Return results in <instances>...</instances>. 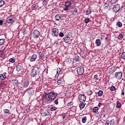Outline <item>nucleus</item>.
<instances>
[{
	"instance_id": "obj_1",
	"label": "nucleus",
	"mask_w": 125,
	"mask_h": 125,
	"mask_svg": "<svg viewBox=\"0 0 125 125\" xmlns=\"http://www.w3.org/2000/svg\"><path fill=\"white\" fill-rule=\"evenodd\" d=\"M44 97L46 101H52L55 98L57 97V94L54 93V92H49L46 93Z\"/></svg>"
},
{
	"instance_id": "obj_2",
	"label": "nucleus",
	"mask_w": 125,
	"mask_h": 125,
	"mask_svg": "<svg viewBox=\"0 0 125 125\" xmlns=\"http://www.w3.org/2000/svg\"><path fill=\"white\" fill-rule=\"evenodd\" d=\"M15 21V19H14V17L13 16H9L6 20V23L8 24H13L14 21Z\"/></svg>"
},
{
	"instance_id": "obj_3",
	"label": "nucleus",
	"mask_w": 125,
	"mask_h": 125,
	"mask_svg": "<svg viewBox=\"0 0 125 125\" xmlns=\"http://www.w3.org/2000/svg\"><path fill=\"white\" fill-rule=\"evenodd\" d=\"M120 9H121V5L116 4L112 8L113 12H114V13H118V12L120 11Z\"/></svg>"
},
{
	"instance_id": "obj_4",
	"label": "nucleus",
	"mask_w": 125,
	"mask_h": 125,
	"mask_svg": "<svg viewBox=\"0 0 125 125\" xmlns=\"http://www.w3.org/2000/svg\"><path fill=\"white\" fill-rule=\"evenodd\" d=\"M51 31L53 37H58L59 35V30L58 29L54 28L51 29Z\"/></svg>"
},
{
	"instance_id": "obj_5",
	"label": "nucleus",
	"mask_w": 125,
	"mask_h": 125,
	"mask_svg": "<svg viewBox=\"0 0 125 125\" xmlns=\"http://www.w3.org/2000/svg\"><path fill=\"white\" fill-rule=\"evenodd\" d=\"M64 42L65 43H71L72 42V39L70 35H66V37L64 39Z\"/></svg>"
},
{
	"instance_id": "obj_6",
	"label": "nucleus",
	"mask_w": 125,
	"mask_h": 125,
	"mask_svg": "<svg viewBox=\"0 0 125 125\" xmlns=\"http://www.w3.org/2000/svg\"><path fill=\"white\" fill-rule=\"evenodd\" d=\"M77 72L78 75H83V73H84V68H83V66L78 67L77 68Z\"/></svg>"
},
{
	"instance_id": "obj_7",
	"label": "nucleus",
	"mask_w": 125,
	"mask_h": 125,
	"mask_svg": "<svg viewBox=\"0 0 125 125\" xmlns=\"http://www.w3.org/2000/svg\"><path fill=\"white\" fill-rule=\"evenodd\" d=\"M79 100L81 103L85 102L86 97L84 95L80 94L78 96Z\"/></svg>"
},
{
	"instance_id": "obj_8",
	"label": "nucleus",
	"mask_w": 125,
	"mask_h": 125,
	"mask_svg": "<svg viewBox=\"0 0 125 125\" xmlns=\"http://www.w3.org/2000/svg\"><path fill=\"white\" fill-rule=\"evenodd\" d=\"M71 4H72V3L70 1H66L64 3L65 7L63 8V10L64 11H66V10H68L69 9V7L71 6Z\"/></svg>"
},
{
	"instance_id": "obj_9",
	"label": "nucleus",
	"mask_w": 125,
	"mask_h": 125,
	"mask_svg": "<svg viewBox=\"0 0 125 125\" xmlns=\"http://www.w3.org/2000/svg\"><path fill=\"white\" fill-rule=\"evenodd\" d=\"M40 35H41V33L37 30H34L32 33V36L34 39H38L40 37Z\"/></svg>"
},
{
	"instance_id": "obj_10",
	"label": "nucleus",
	"mask_w": 125,
	"mask_h": 125,
	"mask_svg": "<svg viewBox=\"0 0 125 125\" xmlns=\"http://www.w3.org/2000/svg\"><path fill=\"white\" fill-rule=\"evenodd\" d=\"M115 78L117 80H121L123 78V72H117L115 73Z\"/></svg>"
},
{
	"instance_id": "obj_11",
	"label": "nucleus",
	"mask_w": 125,
	"mask_h": 125,
	"mask_svg": "<svg viewBox=\"0 0 125 125\" xmlns=\"http://www.w3.org/2000/svg\"><path fill=\"white\" fill-rule=\"evenodd\" d=\"M65 83L64 81V79L63 78H61L59 79L57 81V84L58 85H63Z\"/></svg>"
},
{
	"instance_id": "obj_12",
	"label": "nucleus",
	"mask_w": 125,
	"mask_h": 125,
	"mask_svg": "<svg viewBox=\"0 0 125 125\" xmlns=\"http://www.w3.org/2000/svg\"><path fill=\"white\" fill-rule=\"evenodd\" d=\"M42 116L43 117H46V116H48L49 115V112L47 110H43L41 112Z\"/></svg>"
},
{
	"instance_id": "obj_13",
	"label": "nucleus",
	"mask_w": 125,
	"mask_h": 125,
	"mask_svg": "<svg viewBox=\"0 0 125 125\" xmlns=\"http://www.w3.org/2000/svg\"><path fill=\"white\" fill-rule=\"evenodd\" d=\"M6 72H4L2 74L0 75V79L1 81H4L6 79Z\"/></svg>"
},
{
	"instance_id": "obj_14",
	"label": "nucleus",
	"mask_w": 125,
	"mask_h": 125,
	"mask_svg": "<svg viewBox=\"0 0 125 125\" xmlns=\"http://www.w3.org/2000/svg\"><path fill=\"white\" fill-rule=\"evenodd\" d=\"M71 12L73 15H76L78 13V9L75 7H73L71 9Z\"/></svg>"
},
{
	"instance_id": "obj_15",
	"label": "nucleus",
	"mask_w": 125,
	"mask_h": 125,
	"mask_svg": "<svg viewBox=\"0 0 125 125\" xmlns=\"http://www.w3.org/2000/svg\"><path fill=\"white\" fill-rule=\"evenodd\" d=\"M31 76L33 77V78H35V77L37 76V70H36V69H33L31 70Z\"/></svg>"
},
{
	"instance_id": "obj_16",
	"label": "nucleus",
	"mask_w": 125,
	"mask_h": 125,
	"mask_svg": "<svg viewBox=\"0 0 125 125\" xmlns=\"http://www.w3.org/2000/svg\"><path fill=\"white\" fill-rule=\"evenodd\" d=\"M30 82L29 80H26L23 84V88H28V86H29V85L30 84Z\"/></svg>"
},
{
	"instance_id": "obj_17",
	"label": "nucleus",
	"mask_w": 125,
	"mask_h": 125,
	"mask_svg": "<svg viewBox=\"0 0 125 125\" xmlns=\"http://www.w3.org/2000/svg\"><path fill=\"white\" fill-rule=\"evenodd\" d=\"M62 15L61 14H57L55 16V19L56 21H60L61 20Z\"/></svg>"
},
{
	"instance_id": "obj_18",
	"label": "nucleus",
	"mask_w": 125,
	"mask_h": 125,
	"mask_svg": "<svg viewBox=\"0 0 125 125\" xmlns=\"http://www.w3.org/2000/svg\"><path fill=\"white\" fill-rule=\"evenodd\" d=\"M115 3H116V1H115V0H111L108 3L107 5L109 7H111V6H112V5H114Z\"/></svg>"
},
{
	"instance_id": "obj_19",
	"label": "nucleus",
	"mask_w": 125,
	"mask_h": 125,
	"mask_svg": "<svg viewBox=\"0 0 125 125\" xmlns=\"http://www.w3.org/2000/svg\"><path fill=\"white\" fill-rule=\"evenodd\" d=\"M37 56L36 54H33L31 58L30 59L31 62H34V61H36V59H37Z\"/></svg>"
},
{
	"instance_id": "obj_20",
	"label": "nucleus",
	"mask_w": 125,
	"mask_h": 125,
	"mask_svg": "<svg viewBox=\"0 0 125 125\" xmlns=\"http://www.w3.org/2000/svg\"><path fill=\"white\" fill-rule=\"evenodd\" d=\"M115 67H111L109 70L108 74H109V75H112L115 73Z\"/></svg>"
},
{
	"instance_id": "obj_21",
	"label": "nucleus",
	"mask_w": 125,
	"mask_h": 125,
	"mask_svg": "<svg viewBox=\"0 0 125 125\" xmlns=\"http://www.w3.org/2000/svg\"><path fill=\"white\" fill-rule=\"evenodd\" d=\"M96 46H100L101 45V41L100 39H97L95 42Z\"/></svg>"
},
{
	"instance_id": "obj_22",
	"label": "nucleus",
	"mask_w": 125,
	"mask_h": 125,
	"mask_svg": "<svg viewBox=\"0 0 125 125\" xmlns=\"http://www.w3.org/2000/svg\"><path fill=\"white\" fill-rule=\"evenodd\" d=\"M61 72V69L58 68L57 70V74L55 75V78H58V76H59Z\"/></svg>"
},
{
	"instance_id": "obj_23",
	"label": "nucleus",
	"mask_w": 125,
	"mask_h": 125,
	"mask_svg": "<svg viewBox=\"0 0 125 125\" xmlns=\"http://www.w3.org/2000/svg\"><path fill=\"white\" fill-rule=\"evenodd\" d=\"M12 82L14 85L17 86L19 84V82H18V80H13Z\"/></svg>"
},
{
	"instance_id": "obj_24",
	"label": "nucleus",
	"mask_w": 125,
	"mask_h": 125,
	"mask_svg": "<svg viewBox=\"0 0 125 125\" xmlns=\"http://www.w3.org/2000/svg\"><path fill=\"white\" fill-rule=\"evenodd\" d=\"M87 120V118L86 117V116H84V117L82 118V122L83 124H85V123H86Z\"/></svg>"
},
{
	"instance_id": "obj_25",
	"label": "nucleus",
	"mask_w": 125,
	"mask_h": 125,
	"mask_svg": "<svg viewBox=\"0 0 125 125\" xmlns=\"http://www.w3.org/2000/svg\"><path fill=\"white\" fill-rule=\"evenodd\" d=\"M5 42V39H0V45H2Z\"/></svg>"
},
{
	"instance_id": "obj_26",
	"label": "nucleus",
	"mask_w": 125,
	"mask_h": 125,
	"mask_svg": "<svg viewBox=\"0 0 125 125\" xmlns=\"http://www.w3.org/2000/svg\"><path fill=\"white\" fill-rule=\"evenodd\" d=\"M98 110H99V108H98V107L97 106H95L93 108V111L94 113H98Z\"/></svg>"
},
{
	"instance_id": "obj_27",
	"label": "nucleus",
	"mask_w": 125,
	"mask_h": 125,
	"mask_svg": "<svg viewBox=\"0 0 125 125\" xmlns=\"http://www.w3.org/2000/svg\"><path fill=\"white\" fill-rule=\"evenodd\" d=\"M22 69V66H21V65H17L16 67V70L17 71V72H20V71H21V70Z\"/></svg>"
},
{
	"instance_id": "obj_28",
	"label": "nucleus",
	"mask_w": 125,
	"mask_h": 125,
	"mask_svg": "<svg viewBox=\"0 0 125 125\" xmlns=\"http://www.w3.org/2000/svg\"><path fill=\"white\" fill-rule=\"evenodd\" d=\"M116 107L118 108V109L122 108V104H121V103H119V102H117V104H116Z\"/></svg>"
},
{
	"instance_id": "obj_29",
	"label": "nucleus",
	"mask_w": 125,
	"mask_h": 125,
	"mask_svg": "<svg viewBox=\"0 0 125 125\" xmlns=\"http://www.w3.org/2000/svg\"><path fill=\"white\" fill-rule=\"evenodd\" d=\"M44 57V55L42 53V52H40L39 53V59H42V58H43Z\"/></svg>"
},
{
	"instance_id": "obj_30",
	"label": "nucleus",
	"mask_w": 125,
	"mask_h": 125,
	"mask_svg": "<svg viewBox=\"0 0 125 125\" xmlns=\"http://www.w3.org/2000/svg\"><path fill=\"white\" fill-rule=\"evenodd\" d=\"M5 3V1L4 0H0V7H2L3 5H4V4Z\"/></svg>"
},
{
	"instance_id": "obj_31",
	"label": "nucleus",
	"mask_w": 125,
	"mask_h": 125,
	"mask_svg": "<svg viewBox=\"0 0 125 125\" xmlns=\"http://www.w3.org/2000/svg\"><path fill=\"white\" fill-rule=\"evenodd\" d=\"M4 57V53L2 50H0V58Z\"/></svg>"
},
{
	"instance_id": "obj_32",
	"label": "nucleus",
	"mask_w": 125,
	"mask_h": 125,
	"mask_svg": "<svg viewBox=\"0 0 125 125\" xmlns=\"http://www.w3.org/2000/svg\"><path fill=\"white\" fill-rule=\"evenodd\" d=\"M42 1L43 5L46 6V5H47V1H48V0H42Z\"/></svg>"
},
{
	"instance_id": "obj_33",
	"label": "nucleus",
	"mask_w": 125,
	"mask_h": 125,
	"mask_svg": "<svg viewBox=\"0 0 125 125\" xmlns=\"http://www.w3.org/2000/svg\"><path fill=\"white\" fill-rule=\"evenodd\" d=\"M117 26H118V27H119V28H122V27L123 26V23H122L121 22V21H118V22H117Z\"/></svg>"
},
{
	"instance_id": "obj_34",
	"label": "nucleus",
	"mask_w": 125,
	"mask_h": 125,
	"mask_svg": "<svg viewBox=\"0 0 125 125\" xmlns=\"http://www.w3.org/2000/svg\"><path fill=\"white\" fill-rule=\"evenodd\" d=\"M75 61H76V62H80L81 58H80V56H77L75 57Z\"/></svg>"
},
{
	"instance_id": "obj_35",
	"label": "nucleus",
	"mask_w": 125,
	"mask_h": 125,
	"mask_svg": "<svg viewBox=\"0 0 125 125\" xmlns=\"http://www.w3.org/2000/svg\"><path fill=\"white\" fill-rule=\"evenodd\" d=\"M84 104L83 103H82L79 104V106L80 108H81V109H83V108H84Z\"/></svg>"
},
{
	"instance_id": "obj_36",
	"label": "nucleus",
	"mask_w": 125,
	"mask_h": 125,
	"mask_svg": "<svg viewBox=\"0 0 125 125\" xmlns=\"http://www.w3.org/2000/svg\"><path fill=\"white\" fill-rule=\"evenodd\" d=\"M98 96H102V95H103V91L102 90L99 91L98 93Z\"/></svg>"
},
{
	"instance_id": "obj_37",
	"label": "nucleus",
	"mask_w": 125,
	"mask_h": 125,
	"mask_svg": "<svg viewBox=\"0 0 125 125\" xmlns=\"http://www.w3.org/2000/svg\"><path fill=\"white\" fill-rule=\"evenodd\" d=\"M123 38H124V35L121 34H119V35L117 37L118 40H123Z\"/></svg>"
},
{
	"instance_id": "obj_38",
	"label": "nucleus",
	"mask_w": 125,
	"mask_h": 125,
	"mask_svg": "<svg viewBox=\"0 0 125 125\" xmlns=\"http://www.w3.org/2000/svg\"><path fill=\"white\" fill-rule=\"evenodd\" d=\"M9 62H10L11 63H15V59H14V58H10L9 60Z\"/></svg>"
},
{
	"instance_id": "obj_39",
	"label": "nucleus",
	"mask_w": 125,
	"mask_h": 125,
	"mask_svg": "<svg viewBox=\"0 0 125 125\" xmlns=\"http://www.w3.org/2000/svg\"><path fill=\"white\" fill-rule=\"evenodd\" d=\"M3 112H4V113H5V114H10L9 110L7 109H4Z\"/></svg>"
},
{
	"instance_id": "obj_40",
	"label": "nucleus",
	"mask_w": 125,
	"mask_h": 125,
	"mask_svg": "<svg viewBox=\"0 0 125 125\" xmlns=\"http://www.w3.org/2000/svg\"><path fill=\"white\" fill-rule=\"evenodd\" d=\"M121 58L122 59H124V60H125V52H124L122 53V54L121 55Z\"/></svg>"
},
{
	"instance_id": "obj_41",
	"label": "nucleus",
	"mask_w": 125,
	"mask_h": 125,
	"mask_svg": "<svg viewBox=\"0 0 125 125\" xmlns=\"http://www.w3.org/2000/svg\"><path fill=\"white\" fill-rule=\"evenodd\" d=\"M87 95H92V91L91 90H89L87 92Z\"/></svg>"
},
{
	"instance_id": "obj_42",
	"label": "nucleus",
	"mask_w": 125,
	"mask_h": 125,
	"mask_svg": "<svg viewBox=\"0 0 125 125\" xmlns=\"http://www.w3.org/2000/svg\"><path fill=\"white\" fill-rule=\"evenodd\" d=\"M89 21H90V20L89 19V18H86L84 20V23H85V24H87V23H88Z\"/></svg>"
},
{
	"instance_id": "obj_43",
	"label": "nucleus",
	"mask_w": 125,
	"mask_h": 125,
	"mask_svg": "<svg viewBox=\"0 0 125 125\" xmlns=\"http://www.w3.org/2000/svg\"><path fill=\"white\" fill-rule=\"evenodd\" d=\"M57 109V107L55 106H52L50 108L51 111H55Z\"/></svg>"
},
{
	"instance_id": "obj_44",
	"label": "nucleus",
	"mask_w": 125,
	"mask_h": 125,
	"mask_svg": "<svg viewBox=\"0 0 125 125\" xmlns=\"http://www.w3.org/2000/svg\"><path fill=\"white\" fill-rule=\"evenodd\" d=\"M91 13V10H88L86 11V15H89Z\"/></svg>"
},
{
	"instance_id": "obj_45",
	"label": "nucleus",
	"mask_w": 125,
	"mask_h": 125,
	"mask_svg": "<svg viewBox=\"0 0 125 125\" xmlns=\"http://www.w3.org/2000/svg\"><path fill=\"white\" fill-rule=\"evenodd\" d=\"M110 89L111 91H115V90H116V87H115V86H112L111 87Z\"/></svg>"
},
{
	"instance_id": "obj_46",
	"label": "nucleus",
	"mask_w": 125,
	"mask_h": 125,
	"mask_svg": "<svg viewBox=\"0 0 125 125\" xmlns=\"http://www.w3.org/2000/svg\"><path fill=\"white\" fill-rule=\"evenodd\" d=\"M59 37H61V38H63L64 37V33L62 32H60L59 35Z\"/></svg>"
},
{
	"instance_id": "obj_47",
	"label": "nucleus",
	"mask_w": 125,
	"mask_h": 125,
	"mask_svg": "<svg viewBox=\"0 0 125 125\" xmlns=\"http://www.w3.org/2000/svg\"><path fill=\"white\" fill-rule=\"evenodd\" d=\"M110 125H115V122L114 121V119H112L110 121Z\"/></svg>"
},
{
	"instance_id": "obj_48",
	"label": "nucleus",
	"mask_w": 125,
	"mask_h": 125,
	"mask_svg": "<svg viewBox=\"0 0 125 125\" xmlns=\"http://www.w3.org/2000/svg\"><path fill=\"white\" fill-rule=\"evenodd\" d=\"M72 105H73V102H70L67 104V106H68V107L69 106H72Z\"/></svg>"
},
{
	"instance_id": "obj_49",
	"label": "nucleus",
	"mask_w": 125,
	"mask_h": 125,
	"mask_svg": "<svg viewBox=\"0 0 125 125\" xmlns=\"http://www.w3.org/2000/svg\"><path fill=\"white\" fill-rule=\"evenodd\" d=\"M110 124V121L107 120L104 125H109Z\"/></svg>"
},
{
	"instance_id": "obj_50",
	"label": "nucleus",
	"mask_w": 125,
	"mask_h": 125,
	"mask_svg": "<svg viewBox=\"0 0 125 125\" xmlns=\"http://www.w3.org/2000/svg\"><path fill=\"white\" fill-rule=\"evenodd\" d=\"M121 94L122 95H125V88H123L122 90V93H121Z\"/></svg>"
},
{
	"instance_id": "obj_51",
	"label": "nucleus",
	"mask_w": 125,
	"mask_h": 125,
	"mask_svg": "<svg viewBox=\"0 0 125 125\" xmlns=\"http://www.w3.org/2000/svg\"><path fill=\"white\" fill-rule=\"evenodd\" d=\"M59 41H60V42H61L60 39H58L57 41L55 42L54 43H56V44H59V43H57V42H59Z\"/></svg>"
},
{
	"instance_id": "obj_52",
	"label": "nucleus",
	"mask_w": 125,
	"mask_h": 125,
	"mask_svg": "<svg viewBox=\"0 0 125 125\" xmlns=\"http://www.w3.org/2000/svg\"><path fill=\"white\" fill-rule=\"evenodd\" d=\"M98 75H94V79H96V80H98Z\"/></svg>"
},
{
	"instance_id": "obj_53",
	"label": "nucleus",
	"mask_w": 125,
	"mask_h": 125,
	"mask_svg": "<svg viewBox=\"0 0 125 125\" xmlns=\"http://www.w3.org/2000/svg\"><path fill=\"white\" fill-rule=\"evenodd\" d=\"M55 104H56V105H58V99H57L55 101Z\"/></svg>"
},
{
	"instance_id": "obj_54",
	"label": "nucleus",
	"mask_w": 125,
	"mask_h": 125,
	"mask_svg": "<svg viewBox=\"0 0 125 125\" xmlns=\"http://www.w3.org/2000/svg\"><path fill=\"white\" fill-rule=\"evenodd\" d=\"M32 8L33 10H35L36 9V5H33Z\"/></svg>"
},
{
	"instance_id": "obj_55",
	"label": "nucleus",
	"mask_w": 125,
	"mask_h": 125,
	"mask_svg": "<svg viewBox=\"0 0 125 125\" xmlns=\"http://www.w3.org/2000/svg\"><path fill=\"white\" fill-rule=\"evenodd\" d=\"M2 24H3V21L0 20V25H1Z\"/></svg>"
},
{
	"instance_id": "obj_56",
	"label": "nucleus",
	"mask_w": 125,
	"mask_h": 125,
	"mask_svg": "<svg viewBox=\"0 0 125 125\" xmlns=\"http://www.w3.org/2000/svg\"><path fill=\"white\" fill-rule=\"evenodd\" d=\"M104 38H105L104 35H102L101 37V39L103 40L104 39Z\"/></svg>"
},
{
	"instance_id": "obj_57",
	"label": "nucleus",
	"mask_w": 125,
	"mask_h": 125,
	"mask_svg": "<svg viewBox=\"0 0 125 125\" xmlns=\"http://www.w3.org/2000/svg\"><path fill=\"white\" fill-rule=\"evenodd\" d=\"M98 106H99V107H101V106H102V104L99 103L98 104Z\"/></svg>"
},
{
	"instance_id": "obj_58",
	"label": "nucleus",
	"mask_w": 125,
	"mask_h": 125,
	"mask_svg": "<svg viewBox=\"0 0 125 125\" xmlns=\"http://www.w3.org/2000/svg\"><path fill=\"white\" fill-rule=\"evenodd\" d=\"M65 116H63V117H62V119H65Z\"/></svg>"
},
{
	"instance_id": "obj_59",
	"label": "nucleus",
	"mask_w": 125,
	"mask_h": 125,
	"mask_svg": "<svg viewBox=\"0 0 125 125\" xmlns=\"http://www.w3.org/2000/svg\"><path fill=\"white\" fill-rule=\"evenodd\" d=\"M27 111V112H29V111H28V110H26Z\"/></svg>"
}]
</instances>
